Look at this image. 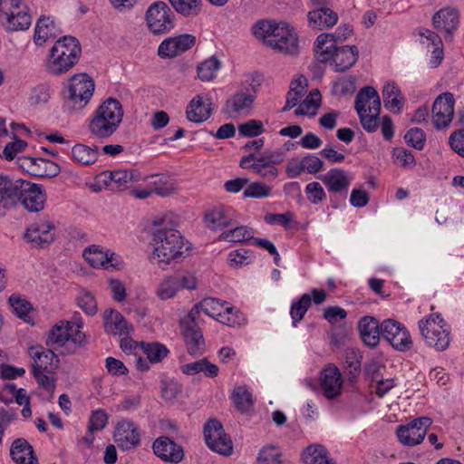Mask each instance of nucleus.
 Wrapping results in <instances>:
<instances>
[{
	"instance_id": "42",
	"label": "nucleus",
	"mask_w": 464,
	"mask_h": 464,
	"mask_svg": "<svg viewBox=\"0 0 464 464\" xmlns=\"http://www.w3.org/2000/svg\"><path fill=\"white\" fill-rule=\"evenodd\" d=\"M322 96L318 89L310 92L307 97L299 104L295 111V115H308L313 117L316 114L317 109L321 105Z\"/></svg>"
},
{
	"instance_id": "8",
	"label": "nucleus",
	"mask_w": 464,
	"mask_h": 464,
	"mask_svg": "<svg viewBox=\"0 0 464 464\" xmlns=\"http://www.w3.org/2000/svg\"><path fill=\"white\" fill-rule=\"evenodd\" d=\"M173 18V12L164 2L153 3L146 12L148 27L154 34L169 32L174 27Z\"/></svg>"
},
{
	"instance_id": "31",
	"label": "nucleus",
	"mask_w": 464,
	"mask_h": 464,
	"mask_svg": "<svg viewBox=\"0 0 464 464\" xmlns=\"http://www.w3.org/2000/svg\"><path fill=\"white\" fill-rule=\"evenodd\" d=\"M16 200L20 203H44L47 196L42 185L20 179L19 197Z\"/></svg>"
},
{
	"instance_id": "49",
	"label": "nucleus",
	"mask_w": 464,
	"mask_h": 464,
	"mask_svg": "<svg viewBox=\"0 0 464 464\" xmlns=\"http://www.w3.org/2000/svg\"><path fill=\"white\" fill-rule=\"evenodd\" d=\"M312 304L310 294H304L297 301L293 302L290 308V315L293 320L294 326L303 320L304 314L308 311Z\"/></svg>"
},
{
	"instance_id": "39",
	"label": "nucleus",
	"mask_w": 464,
	"mask_h": 464,
	"mask_svg": "<svg viewBox=\"0 0 464 464\" xmlns=\"http://www.w3.org/2000/svg\"><path fill=\"white\" fill-rule=\"evenodd\" d=\"M384 106L391 111H399L403 105V97L400 88L394 82H387L382 89Z\"/></svg>"
},
{
	"instance_id": "43",
	"label": "nucleus",
	"mask_w": 464,
	"mask_h": 464,
	"mask_svg": "<svg viewBox=\"0 0 464 464\" xmlns=\"http://www.w3.org/2000/svg\"><path fill=\"white\" fill-rule=\"evenodd\" d=\"M20 179H12L8 176L0 175V203L12 201L14 203L19 197Z\"/></svg>"
},
{
	"instance_id": "17",
	"label": "nucleus",
	"mask_w": 464,
	"mask_h": 464,
	"mask_svg": "<svg viewBox=\"0 0 464 464\" xmlns=\"http://www.w3.org/2000/svg\"><path fill=\"white\" fill-rule=\"evenodd\" d=\"M196 44V37L184 34L165 39L158 48V54L161 58H173L191 49Z\"/></svg>"
},
{
	"instance_id": "40",
	"label": "nucleus",
	"mask_w": 464,
	"mask_h": 464,
	"mask_svg": "<svg viewBox=\"0 0 464 464\" xmlns=\"http://www.w3.org/2000/svg\"><path fill=\"white\" fill-rule=\"evenodd\" d=\"M302 456L304 464H336L327 450L321 445L308 446Z\"/></svg>"
},
{
	"instance_id": "59",
	"label": "nucleus",
	"mask_w": 464,
	"mask_h": 464,
	"mask_svg": "<svg viewBox=\"0 0 464 464\" xmlns=\"http://www.w3.org/2000/svg\"><path fill=\"white\" fill-rule=\"evenodd\" d=\"M405 142L412 148L421 150L424 148L426 135L420 128H411L404 135Z\"/></svg>"
},
{
	"instance_id": "28",
	"label": "nucleus",
	"mask_w": 464,
	"mask_h": 464,
	"mask_svg": "<svg viewBox=\"0 0 464 464\" xmlns=\"http://www.w3.org/2000/svg\"><path fill=\"white\" fill-rule=\"evenodd\" d=\"M459 16L457 9L446 7L435 13L432 22L437 30L450 34L459 25Z\"/></svg>"
},
{
	"instance_id": "36",
	"label": "nucleus",
	"mask_w": 464,
	"mask_h": 464,
	"mask_svg": "<svg viewBox=\"0 0 464 464\" xmlns=\"http://www.w3.org/2000/svg\"><path fill=\"white\" fill-rule=\"evenodd\" d=\"M180 369L184 374L195 375L202 372L208 378H215L219 372L218 365L210 362L207 358L183 364Z\"/></svg>"
},
{
	"instance_id": "47",
	"label": "nucleus",
	"mask_w": 464,
	"mask_h": 464,
	"mask_svg": "<svg viewBox=\"0 0 464 464\" xmlns=\"http://www.w3.org/2000/svg\"><path fill=\"white\" fill-rule=\"evenodd\" d=\"M108 249H103L98 245H92L83 251L86 261L95 268L104 267L108 261Z\"/></svg>"
},
{
	"instance_id": "52",
	"label": "nucleus",
	"mask_w": 464,
	"mask_h": 464,
	"mask_svg": "<svg viewBox=\"0 0 464 464\" xmlns=\"http://www.w3.org/2000/svg\"><path fill=\"white\" fill-rule=\"evenodd\" d=\"M253 238V231L247 227L239 226L229 231L223 232L218 237V241L242 242Z\"/></svg>"
},
{
	"instance_id": "4",
	"label": "nucleus",
	"mask_w": 464,
	"mask_h": 464,
	"mask_svg": "<svg viewBox=\"0 0 464 464\" xmlns=\"http://www.w3.org/2000/svg\"><path fill=\"white\" fill-rule=\"evenodd\" d=\"M82 53L79 41L73 36H63L52 47L46 69L53 75L67 72L77 63Z\"/></svg>"
},
{
	"instance_id": "41",
	"label": "nucleus",
	"mask_w": 464,
	"mask_h": 464,
	"mask_svg": "<svg viewBox=\"0 0 464 464\" xmlns=\"http://www.w3.org/2000/svg\"><path fill=\"white\" fill-rule=\"evenodd\" d=\"M141 179L139 171L134 169H118L112 171V191H121L128 188L131 182Z\"/></svg>"
},
{
	"instance_id": "5",
	"label": "nucleus",
	"mask_w": 464,
	"mask_h": 464,
	"mask_svg": "<svg viewBox=\"0 0 464 464\" xmlns=\"http://www.w3.org/2000/svg\"><path fill=\"white\" fill-rule=\"evenodd\" d=\"M94 89V81L87 73L72 75L63 92L64 108L71 112L82 111L92 99Z\"/></svg>"
},
{
	"instance_id": "60",
	"label": "nucleus",
	"mask_w": 464,
	"mask_h": 464,
	"mask_svg": "<svg viewBox=\"0 0 464 464\" xmlns=\"http://www.w3.org/2000/svg\"><path fill=\"white\" fill-rule=\"evenodd\" d=\"M264 125L261 121L250 120L239 125L238 131L244 137H256L264 132Z\"/></svg>"
},
{
	"instance_id": "19",
	"label": "nucleus",
	"mask_w": 464,
	"mask_h": 464,
	"mask_svg": "<svg viewBox=\"0 0 464 464\" xmlns=\"http://www.w3.org/2000/svg\"><path fill=\"white\" fill-rule=\"evenodd\" d=\"M235 212L225 205H217L204 214V223L207 227L218 230L234 224Z\"/></svg>"
},
{
	"instance_id": "13",
	"label": "nucleus",
	"mask_w": 464,
	"mask_h": 464,
	"mask_svg": "<svg viewBox=\"0 0 464 464\" xmlns=\"http://www.w3.org/2000/svg\"><path fill=\"white\" fill-rule=\"evenodd\" d=\"M19 166L30 175L39 178H54L61 169L55 162L43 158L20 157Z\"/></svg>"
},
{
	"instance_id": "15",
	"label": "nucleus",
	"mask_w": 464,
	"mask_h": 464,
	"mask_svg": "<svg viewBox=\"0 0 464 464\" xmlns=\"http://www.w3.org/2000/svg\"><path fill=\"white\" fill-rule=\"evenodd\" d=\"M113 438L114 442L122 450H131L140 444L138 427L128 420L117 423Z\"/></svg>"
},
{
	"instance_id": "20",
	"label": "nucleus",
	"mask_w": 464,
	"mask_h": 464,
	"mask_svg": "<svg viewBox=\"0 0 464 464\" xmlns=\"http://www.w3.org/2000/svg\"><path fill=\"white\" fill-rule=\"evenodd\" d=\"M29 354L34 361L32 364L33 372H54L58 367L59 360L50 349H45L43 346H33L29 350Z\"/></svg>"
},
{
	"instance_id": "21",
	"label": "nucleus",
	"mask_w": 464,
	"mask_h": 464,
	"mask_svg": "<svg viewBox=\"0 0 464 464\" xmlns=\"http://www.w3.org/2000/svg\"><path fill=\"white\" fill-rule=\"evenodd\" d=\"M255 97L245 92H237L226 102L224 112L229 118L248 115Z\"/></svg>"
},
{
	"instance_id": "27",
	"label": "nucleus",
	"mask_w": 464,
	"mask_h": 464,
	"mask_svg": "<svg viewBox=\"0 0 464 464\" xmlns=\"http://www.w3.org/2000/svg\"><path fill=\"white\" fill-rule=\"evenodd\" d=\"M104 329L107 334L113 335H128L132 331V326L128 324L123 315L116 310H109L104 313Z\"/></svg>"
},
{
	"instance_id": "3",
	"label": "nucleus",
	"mask_w": 464,
	"mask_h": 464,
	"mask_svg": "<svg viewBox=\"0 0 464 464\" xmlns=\"http://www.w3.org/2000/svg\"><path fill=\"white\" fill-rule=\"evenodd\" d=\"M123 117L121 102L114 98L105 100L90 119L88 129L98 139L111 137L119 128Z\"/></svg>"
},
{
	"instance_id": "57",
	"label": "nucleus",
	"mask_w": 464,
	"mask_h": 464,
	"mask_svg": "<svg viewBox=\"0 0 464 464\" xmlns=\"http://www.w3.org/2000/svg\"><path fill=\"white\" fill-rule=\"evenodd\" d=\"M172 275L178 285L179 292L182 290L193 291L198 288V278L193 273L179 272Z\"/></svg>"
},
{
	"instance_id": "32",
	"label": "nucleus",
	"mask_w": 464,
	"mask_h": 464,
	"mask_svg": "<svg viewBox=\"0 0 464 464\" xmlns=\"http://www.w3.org/2000/svg\"><path fill=\"white\" fill-rule=\"evenodd\" d=\"M10 455L17 464H39L33 447L24 439H17L12 443Z\"/></svg>"
},
{
	"instance_id": "12",
	"label": "nucleus",
	"mask_w": 464,
	"mask_h": 464,
	"mask_svg": "<svg viewBox=\"0 0 464 464\" xmlns=\"http://www.w3.org/2000/svg\"><path fill=\"white\" fill-rule=\"evenodd\" d=\"M455 100L451 92L440 94L432 105V122L436 129H444L450 125L454 115Z\"/></svg>"
},
{
	"instance_id": "18",
	"label": "nucleus",
	"mask_w": 464,
	"mask_h": 464,
	"mask_svg": "<svg viewBox=\"0 0 464 464\" xmlns=\"http://www.w3.org/2000/svg\"><path fill=\"white\" fill-rule=\"evenodd\" d=\"M54 227L44 222H35L30 225L24 234V240L34 247L44 248L53 242Z\"/></svg>"
},
{
	"instance_id": "64",
	"label": "nucleus",
	"mask_w": 464,
	"mask_h": 464,
	"mask_svg": "<svg viewBox=\"0 0 464 464\" xmlns=\"http://www.w3.org/2000/svg\"><path fill=\"white\" fill-rule=\"evenodd\" d=\"M280 453L275 447L266 446L260 450L257 460L262 464H280Z\"/></svg>"
},
{
	"instance_id": "55",
	"label": "nucleus",
	"mask_w": 464,
	"mask_h": 464,
	"mask_svg": "<svg viewBox=\"0 0 464 464\" xmlns=\"http://www.w3.org/2000/svg\"><path fill=\"white\" fill-rule=\"evenodd\" d=\"M285 154L282 150L266 151L261 156L256 157V161L251 167H269L279 164L284 160Z\"/></svg>"
},
{
	"instance_id": "46",
	"label": "nucleus",
	"mask_w": 464,
	"mask_h": 464,
	"mask_svg": "<svg viewBox=\"0 0 464 464\" xmlns=\"http://www.w3.org/2000/svg\"><path fill=\"white\" fill-rule=\"evenodd\" d=\"M172 7L186 17H194L200 14L201 0H169Z\"/></svg>"
},
{
	"instance_id": "11",
	"label": "nucleus",
	"mask_w": 464,
	"mask_h": 464,
	"mask_svg": "<svg viewBox=\"0 0 464 464\" xmlns=\"http://www.w3.org/2000/svg\"><path fill=\"white\" fill-rule=\"evenodd\" d=\"M204 436L207 445L212 450L226 456L232 453V440L225 433L221 422L218 420H209L205 424Z\"/></svg>"
},
{
	"instance_id": "62",
	"label": "nucleus",
	"mask_w": 464,
	"mask_h": 464,
	"mask_svg": "<svg viewBox=\"0 0 464 464\" xmlns=\"http://www.w3.org/2000/svg\"><path fill=\"white\" fill-rule=\"evenodd\" d=\"M359 115L360 122L362 128L368 132H374L379 128V115L380 112L376 114L373 112L363 111L361 113H357Z\"/></svg>"
},
{
	"instance_id": "16",
	"label": "nucleus",
	"mask_w": 464,
	"mask_h": 464,
	"mask_svg": "<svg viewBox=\"0 0 464 464\" xmlns=\"http://www.w3.org/2000/svg\"><path fill=\"white\" fill-rule=\"evenodd\" d=\"M343 379L336 366L325 367L320 375V389L328 400H334L342 393Z\"/></svg>"
},
{
	"instance_id": "26",
	"label": "nucleus",
	"mask_w": 464,
	"mask_h": 464,
	"mask_svg": "<svg viewBox=\"0 0 464 464\" xmlns=\"http://www.w3.org/2000/svg\"><path fill=\"white\" fill-rule=\"evenodd\" d=\"M358 329L365 345L373 348L379 344L382 333L381 324L376 318L368 315L362 317Z\"/></svg>"
},
{
	"instance_id": "29",
	"label": "nucleus",
	"mask_w": 464,
	"mask_h": 464,
	"mask_svg": "<svg viewBox=\"0 0 464 464\" xmlns=\"http://www.w3.org/2000/svg\"><path fill=\"white\" fill-rule=\"evenodd\" d=\"M307 19L310 27L323 30L335 25L338 14L329 7L315 8L307 14Z\"/></svg>"
},
{
	"instance_id": "44",
	"label": "nucleus",
	"mask_w": 464,
	"mask_h": 464,
	"mask_svg": "<svg viewBox=\"0 0 464 464\" xmlns=\"http://www.w3.org/2000/svg\"><path fill=\"white\" fill-rule=\"evenodd\" d=\"M177 285L173 275L164 276L156 286L155 295L161 301L173 299L179 294Z\"/></svg>"
},
{
	"instance_id": "7",
	"label": "nucleus",
	"mask_w": 464,
	"mask_h": 464,
	"mask_svg": "<svg viewBox=\"0 0 464 464\" xmlns=\"http://www.w3.org/2000/svg\"><path fill=\"white\" fill-rule=\"evenodd\" d=\"M32 16L22 0H3L0 24L7 31H24L29 28Z\"/></svg>"
},
{
	"instance_id": "34",
	"label": "nucleus",
	"mask_w": 464,
	"mask_h": 464,
	"mask_svg": "<svg viewBox=\"0 0 464 464\" xmlns=\"http://www.w3.org/2000/svg\"><path fill=\"white\" fill-rule=\"evenodd\" d=\"M359 55L355 45H345L335 50L333 61L336 72H344L350 69L357 62Z\"/></svg>"
},
{
	"instance_id": "50",
	"label": "nucleus",
	"mask_w": 464,
	"mask_h": 464,
	"mask_svg": "<svg viewBox=\"0 0 464 464\" xmlns=\"http://www.w3.org/2000/svg\"><path fill=\"white\" fill-rule=\"evenodd\" d=\"M232 400L236 408L242 412L249 411L253 405L252 394L244 386H238L234 389Z\"/></svg>"
},
{
	"instance_id": "58",
	"label": "nucleus",
	"mask_w": 464,
	"mask_h": 464,
	"mask_svg": "<svg viewBox=\"0 0 464 464\" xmlns=\"http://www.w3.org/2000/svg\"><path fill=\"white\" fill-rule=\"evenodd\" d=\"M362 356L358 350L347 349L344 357V366L351 375L356 376L361 370Z\"/></svg>"
},
{
	"instance_id": "2",
	"label": "nucleus",
	"mask_w": 464,
	"mask_h": 464,
	"mask_svg": "<svg viewBox=\"0 0 464 464\" xmlns=\"http://www.w3.org/2000/svg\"><path fill=\"white\" fill-rule=\"evenodd\" d=\"M252 31L256 37L263 39L274 50L289 55L298 53L297 36L286 23L262 20L253 25Z\"/></svg>"
},
{
	"instance_id": "54",
	"label": "nucleus",
	"mask_w": 464,
	"mask_h": 464,
	"mask_svg": "<svg viewBox=\"0 0 464 464\" xmlns=\"http://www.w3.org/2000/svg\"><path fill=\"white\" fill-rule=\"evenodd\" d=\"M142 348L150 363L160 362L169 353L166 346L159 343H143Z\"/></svg>"
},
{
	"instance_id": "53",
	"label": "nucleus",
	"mask_w": 464,
	"mask_h": 464,
	"mask_svg": "<svg viewBox=\"0 0 464 464\" xmlns=\"http://www.w3.org/2000/svg\"><path fill=\"white\" fill-rule=\"evenodd\" d=\"M9 304L14 314L25 323H29L31 318L29 313L32 311L31 304L17 295H12L9 297Z\"/></svg>"
},
{
	"instance_id": "22",
	"label": "nucleus",
	"mask_w": 464,
	"mask_h": 464,
	"mask_svg": "<svg viewBox=\"0 0 464 464\" xmlns=\"http://www.w3.org/2000/svg\"><path fill=\"white\" fill-rule=\"evenodd\" d=\"M354 109L357 113L381 111V99L377 91L372 86L362 87L356 95Z\"/></svg>"
},
{
	"instance_id": "56",
	"label": "nucleus",
	"mask_w": 464,
	"mask_h": 464,
	"mask_svg": "<svg viewBox=\"0 0 464 464\" xmlns=\"http://www.w3.org/2000/svg\"><path fill=\"white\" fill-rule=\"evenodd\" d=\"M77 305L87 314L94 315L97 313V302L94 295L87 291H82L76 298Z\"/></svg>"
},
{
	"instance_id": "51",
	"label": "nucleus",
	"mask_w": 464,
	"mask_h": 464,
	"mask_svg": "<svg viewBox=\"0 0 464 464\" xmlns=\"http://www.w3.org/2000/svg\"><path fill=\"white\" fill-rule=\"evenodd\" d=\"M218 321L227 326L237 327L246 323V317L239 310L227 304Z\"/></svg>"
},
{
	"instance_id": "1",
	"label": "nucleus",
	"mask_w": 464,
	"mask_h": 464,
	"mask_svg": "<svg viewBox=\"0 0 464 464\" xmlns=\"http://www.w3.org/2000/svg\"><path fill=\"white\" fill-rule=\"evenodd\" d=\"M179 222V217L173 213L159 215L152 220V258L162 269L182 257L189 249L180 232L176 229Z\"/></svg>"
},
{
	"instance_id": "37",
	"label": "nucleus",
	"mask_w": 464,
	"mask_h": 464,
	"mask_svg": "<svg viewBox=\"0 0 464 464\" xmlns=\"http://www.w3.org/2000/svg\"><path fill=\"white\" fill-rule=\"evenodd\" d=\"M322 181L326 185L329 191L341 192L346 189L350 184V180L344 170L340 169H333L324 174Z\"/></svg>"
},
{
	"instance_id": "24",
	"label": "nucleus",
	"mask_w": 464,
	"mask_h": 464,
	"mask_svg": "<svg viewBox=\"0 0 464 464\" xmlns=\"http://www.w3.org/2000/svg\"><path fill=\"white\" fill-rule=\"evenodd\" d=\"M182 326L188 353L193 356L202 354L205 350V341L202 332L197 326L195 321H191L190 323L182 322Z\"/></svg>"
},
{
	"instance_id": "48",
	"label": "nucleus",
	"mask_w": 464,
	"mask_h": 464,
	"mask_svg": "<svg viewBox=\"0 0 464 464\" xmlns=\"http://www.w3.org/2000/svg\"><path fill=\"white\" fill-rule=\"evenodd\" d=\"M54 24L49 17L41 16L36 24L34 31V43L42 45L50 37L53 36Z\"/></svg>"
},
{
	"instance_id": "61",
	"label": "nucleus",
	"mask_w": 464,
	"mask_h": 464,
	"mask_svg": "<svg viewBox=\"0 0 464 464\" xmlns=\"http://www.w3.org/2000/svg\"><path fill=\"white\" fill-rule=\"evenodd\" d=\"M107 422L108 414L103 410L93 411L89 420L88 431L102 430L105 428Z\"/></svg>"
},
{
	"instance_id": "45",
	"label": "nucleus",
	"mask_w": 464,
	"mask_h": 464,
	"mask_svg": "<svg viewBox=\"0 0 464 464\" xmlns=\"http://www.w3.org/2000/svg\"><path fill=\"white\" fill-rule=\"evenodd\" d=\"M220 68L221 62L216 56H211L198 65V77L202 82L213 81Z\"/></svg>"
},
{
	"instance_id": "63",
	"label": "nucleus",
	"mask_w": 464,
	"mask_h": 464,
	"mask_svg": "<svg viewBox=\"0 0 464 464\" xmlns=\"http://www.w3.org/2000/svg\"><path fill=\"white\" fill-rule=\"evenodd\" d=\"M92 188L94 191L102 189L112 191V171L105 170L96 175Z\"/></svg>"
},
{
	"instance_id": "23",
	"label": "nucleus",
	"mask_w": 464,
	"mask_h": 464,
	"mask_svg": "<svg viewBox=\"0 0 464 464\" xmlns=\"http://www.w3.org/2000/svg\"><path fill=\"white\" fill-rule=\"evenodd\" d=\"M154 453L165 461L179 462L183 459L180 446L166 436L158 438L152 446Z\"/></svg>"
},
{
	"instance_id": "25",
	"label": "nucleus",
	"mask_w": 464,
	"mask_h": 464,
	"mask_svg": "<svg viewBox=\"0 0 464 464\" xmlns=\"http://www.w3.org/2000/svg\"><path fill=\"white\" fill-rule=\"evenodd\" d=\"M210 99L204 100L203 96H195L186 109V116L189 121L201 123L206 121L212 113Z\"/></svg>"
},
{
	"instance_id": "9",
	"label": "nucleus",
	"mask_w": 464,
	"mask_h": 464,
	"mask_svg": "<svg viewBox=\"0 0 464 464\" xmlns=\"http://www.w3.org/2000/svg\"><path fill=\"white\" fill-rule=\"evenodd\" d=\"M432 424L429 417H420L412 420L405 425L396 428V436L401 444L407 447H414L420 444Z\"/></svg>"
},
{
	"instance_id": "6",
	"label": "nucleus",
	"mask_w": 464,
	"mask_h": 464,
	"mask_svg": "<svg viewBox=\"0 0 464 464\" xmlns=\"http://www.w3.org/2000/svg\"><path fill=\"white\" fill-rule=\"evenodd\" d=\"M419 329L428 346L446 350L450 343V327L440 314H431L419 321Z\"/></svg>"
},
{
	"instance_id": "10",
	"label": "nucleus",
	"mask_w": 464,
	"mask_h": 464,
	"mask_svg": "<svg viewBox=\"0 0 464 464\" xmlns=\"http://www.w3.org/2000/svg\"><path fill=\"white\" fill-rule=\"evenodd\" d=\"M382 337L389 342L392 346L401 352L409 351L412 346V341L406 327L393 319H386L381 324Z\"/></svg>"
},
{
	"instance_id": "14",
	"label": "nucleus",
	"mask_w": 464,
	"mask_h": 464,
	"mask_svg": "<svg viewBox=\"0 0 464 464\" xmlns=\"http://www.w3.org/2000/svg\"><path fill=\"white\" fill-rule=\"evenodd\" d=\"M82 324L78 322H66L55 325L48 336V343L63 346L67 342L80 343L84 338V334L80 331Z\"/></svg>"
},
{
	"instance_id": "30",
	"label": "nucleus",
	"mask_w": 464,
	"mask_h": 464,
	"mask_svg": "<svg viewBox=\"0 0 464 464\" xmlns=\"http://www.w3.org/2000/svg\"><path fill=\"white\" fill-rule=\"evenodd\" d=\"M227 304V302H221L219 299L208 297L204 298L198 304L194 305L191 311L188 313V318L190 321H195L196 316L203 312L205 314L215 318L221 317L225 306Z\"/></svg>"
},
{
	"instance_id": "35",
	"label": "nucleus",
	"mask_w": 464,
	"mask_h": 464,
	"mask_svg": "<svg viewBox=\"0 0 464 464\" xmlns=\"http://www.w3.org/2000/svg\"><path fill=\"white\" fill-rule=\"evenodd\" d=\"M151 193L161 197H167L176 190L175 183L166 175L154 174L143 179Z\"/></svg>"
},
{
	"instance_id": "33",
	"label": "nucleus",
	"mask_w": 464,
	"mask_h": 464,
	"mask_svg": "<svg viewBox=\"0 0 464 464\" xmlns=\"http://www.w3.org/2000/svg\"><path fill=\"white\" fill-rule=\"evenodd\" d=\"M330 34H321L314 42V54L318 63H325L332 60L334 52L338 49L337 43L333 41Z\"/></svg>"
},
{
	"instance_id": "38",
	"label": "nucleus",
	"mask_w": 464,
	"mask_h": 464,
	"mask_svg": "<svg viewBox=\"0 0 464 464\" xmlns=\"http://www.w3.org/2000/svg\"><path fill=\"white\" fill-rule=\"evenodd\" d=\"M72 158L79 164L89 166L95 163L99 157L97 146L90 147L82 143H78L72 148Z\"/></svg>"
}]
</instances>
